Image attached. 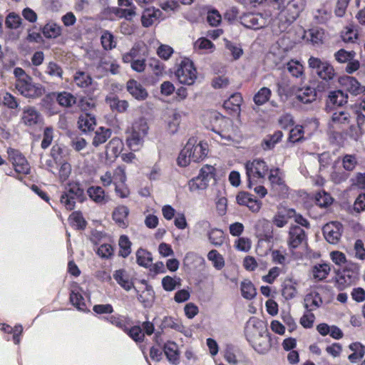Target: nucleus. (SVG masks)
I'll return each instance as SVG.
<instances>
[{
	"label": "nucleus",
	"mask_w": 365,
	"mask_h": 365,
	"mask_svg": "<svg viewBox=\"0 0 365 365\" xmlns=\"http://www.w3.org/2000/svg\"><path fill=\"white\" fill-rule=\"evenodd\" d=\"M136 257L138 264L144 267H148L153 261L151 253L142 248L137 251Z\"/></svg>",
	"instance_id": "bb28decb"
},
{
	"label": "nucleus",
	"mask_w": 365,
	"mask_h": 365,
	"mask_svg": "<svg viewBox=\"0 0 365 365\" xmlns=\"http://www.w3.org/2000/svg\"><path fill=\"white\" fill-rule=\"evenodd\" d=\"M88 196L96 202L105 204L108 197L105 195L104 190L99 186H91L87 190Z\"/></svg>",
	"instance_id": "5701e85b"
},
{
	"label": "nucleus",
	"mask_w": 365,
	"mask_h": 365,
	"mask_svg": "<svg viewBox=\"0 0 365 365\" xmlns=\"http://www.w3.org/2000/svg\"><path fill=\"white\" fill-rule=\"evenodd\" d=\"M348 94L341 90L331 91L328 96L327 103H331L334 106H341L347 103Z\"/></svg>",
	"instance_id": "aec40b11"
},
{
	"label": "nucleus",
	"mask_w": 365,
	"mask_h": 365,
	"mask_svg": "<svg viewBox=\"0 0 365 365\" xmlns=\"http://www.w3.org/2000/svg\"><path fill=\"white\" fill-rule=\"evenodd\" d=\"M282 135V132L277 130L274 132L273 135L267 136V138L263 140V144L265 145L264 149L267 150L274 148V145L281 140Z\"/></svg>",
	"instance_id": "a19ab883"
},
{
	"label": "nucleus",
	"mask_w": 365,
	"mask_h": 365,
	"mask_svg": "<svg viewBox=\"0 0 365 365\" xmlns=\"http://www.w3.org/2000/svg\"><path fill=\"white\" fill-rule=\"evenodd\" d=\"M113 278L126 291L133 287V282L130 280L129 274L125 269H118L113 274Z\"/></svg>",
	"instance_id": "6ab92c4d"
},
{
	"label": "nucleus",
	"mask_w": 365,
	"mask_h": 365,
	"mask_svg": "<svg viewBox=\"0 0 365 365\" xmlns=\"http://www.w3.org/2000/svg\"><path fill=\"white\" fill-rule=\"evenodd\" d=\"M13 160V165L15 170L19 173H27L29 170V164L26 158L18 151L12 150L9 152Z\"/></svg>",
	"instance_id": "4468645a"
},
{
	"label": "nucleus",
	"mask_w": 365,
	"mask_h": 365,
	"mask_svg": "<svg viewBox=\"0 0 365 365\" xmlns=\"http://www.w3.org/2000/svg\"><path fill=\"white\" fill-rule=\"evenodd\" d=\"M225 47L230 51L234 59L235 60L240 58L243 53V50L240 46H237L230 41H226Z\"/></svg>",
	"instance_id": "680f3d73"
},
{
	"label": "nucleus",
	"mask_w": 365,
	"mask_h": 365,
	"mask_svg": "<svg viewBox=\"0 0 365 365\" xmlns=\"http://www.w3.org/2000/svg\"><path fill=\"white\" fill-rule=\"evenodd\" d=\"M336 277L333 279L337 284L339 290H343L350 286L359 278V266L354 262H346L344 268L341 269H334Z\"/></svg>",
	"instance_id": "f257e3e1"
},
{
	"label": "nucleus",
	"mask_w": 365,
	"mask_h": 365,
	"mask_svg": "<svg viewBox=\"0 0 365 365\" xmlns=\"http://www.w3.org/2000/svg\"><path fill=\"white\" fill-rule=\"evenodd\" d=\"M221 15L220 13L213 9L207 13V21L212 26H217L221 22Z\"/></svg>",
	"instance_id": "052dcab7"
},
{
	"label": "nucleus",
	"mask_w": 365,
	"mask_h": 365,
	"mask_svg": "<svg viewBox=\"0 0 365 365\" xmlns=\"http://www.w3.org/2000/svg\"><path fill=\"white\" fill-rule=\"evenodd\" d=\"M46 98L49 99L56 98L58 104L65 107H71L76 103V98L71 93L66 91L59 93H51Z\"/></svg>",
	"instance_id": "2eb2a0df"
},
{
	"label": "nucleus",
	"mask_w": 365,
	"mask_h": 365,
	"mask_svg": "<svg viewBox=\"0 0 365 365\" xmlns=\"http://www.w3.org/2000/svg\"><path fill=\"white\" fill-rule=\"evenodd\" d=\"M195 144L196 143H193V148L191 151L190 158H191V160L193 162H198L207 155L206 148L202 143H200L197 145Z\"/></svg>",
	"instance_id": "c85d7f7f"
},
{
	"label": "nucleus",
	"mask_w": 365,
	"mask_h": 365,
	"mask_svg": "<svg viewBox=\"0 0 365 365\" xmlns=\"http://www.w3.org/2000/svg\"><path fill=\"white\" fill-rule=\"evenodd\" d=\"M128 145L133 150V147L138 145L140 142V136L138 132L133 130L126 139Z\"/></svg>",
	"instance_id": "69168bd1"
},
{
	"label": "nucleus",
	"mask_w": 365,
	"mask_h": 365,
	"mask_svg": "<svg viewBox=\"0 0 365 365\" xmlns=\"http://www.w3.org/2000/svg\"><path fill=\"white\" fill-rule=\"evenodd\" d=\"M131 242L126 235H121L118 241L120 251L118 255L123 258L127 257L131 252Z\"/></svg>",
	"instance_id": "cd10ccee"
},
{
	"label": "nucleus",
	"mask_w": 365,
	"mask_h": 365,
	"mask_svg": "<svg viewBox=\"0 0 365 365\" xmlns=\"http://www.w3.org/2000/svg\"><path fill=\"white\" fill-rule=\"evenodd\" d=\"M215 170L216 169L213 166L205 165L201 168L197 177H200V178H202V180L208 183L211 180L215 182Z\"/></svg>",
	"instance_id": "2f4dec72"
},
{
	"label": "nucleus",
	"mask_w": 365,
	"mask_h": 365,
	"mask_svg": "<svg viewBox=\"0 0 365 365\" xmlns=\"http://www.w3.org/2000/svg\"><path fill=\"white\" fill-rule=\"evenodd\" d=\"M359 347L360 348L359 352L354 351V353L349 356V360L352 362H355L357 360L363 358L364 355V347L362 346V344H350L349 345V348L351 350H355Z\"/></svg>",
	"instance_id": "3c124183"
},
{
	"label": "nucleus",
	"mask_w": 365,
	"mask_h": 365,
	"mask_svg": "<svg viewBox=\"0 0 365 365\" xmlns=\"http://www.w3.org/2000/svg\"><path fill=\"white\" fill-rule=\"evenodd\" d=\"M342 225L339 222H330L322 228L323 235L327 241L331 244H336L341 235Z\"/></svg>",
	"instance_id": "0eeeda50"
},
{
	"label": "nucleus",
	"mask_w": 365,
	"mask_h": 365,
	"mask_svg": "<svg viewBox=\"0 0 365 365\" xmlns=\"http://www.w3.org/2000/svg\"><path fill=\"white\" fill-rule=\"evenodd\" d=\"M338 81L346 91L352 95L357 96L365 92V86H362L354 77L349 76H341L339 78Z\"/></svg>",
	"instance_id": "6e6552de"
},
{
	"label": "nucleus",
	"mask_w": 365,
	"mask_h": 365,
	"mask_svg": "<svg viewBox=\"0 0 365 365\" xmlns=\"http://www.w3.org/2000/svg\"><path fill=\"white\" fill-rule=\"evenodd\" d=\"M331 120L336 123H348L349 121V114L344 111L335 112L332 115Z\"/></svg>",
	"instance_id": "13d9d810"
},
{
	"label": "nucleus",
	"mask_w": 365,
	"mask_h": 365,
	"mask_svg": "<svg viewBox=\"0 0 365 365\" xmlns=\"http://www.w3.org/2000/svg\"><path fill=\"white\" fill-rule=\"evenodd\" d=\"M128 92L136 100L144 101L148 96V93L145 88L137 81L130 79L126 83Z\"/></svg>",
	"instance_id": "9d476101"
},
{
	"label": "nucleus",
	"mask_w": 365,
	"mask_h": 365,
	"mask_svg": "<svg viewBox=\"0 0 365 365\" xmlns=\"http://www.w3.org/2000/svg\"><path fill=\"white\" fill-rule=\"evenodd\" d=\"M66 191L61 195L60 201L68 210H72L75 207V200L83 202L86 196L83 189L79 182H69L66 187Z\"/></svg>",
	"instance_id": "f03ea898"
},
{
	"label": "nucleus",
	"mask_w": 365,
	"mask_h": 365,
	"mask_svg": "<svg viewBox=\"0 0 365 365\" xmlns=\"http://www.w3.org/2000/svg\"><path fill=\"white\" fill-rule=\"evenodd\" d=\"M288 70L294 77H299L303 73V66L297 62H292L288 63Z\"/></svg>",
	"instance_id": "774afa93"
},
{
	"label": "nucleus",
	"mask_w": 365,
	"mask_h": 365,
	"mask_svg": "<svg viewBox=\"0 0 365 365\" xmlns=\"http://www.w3.org/2000/svg\"><path fill=\"white\" fill-rule=\"evenodd\" d=\"M78 124L79 129L84 133L93 130L96 125V118L93 115L86 113L80 115Z\"/></svg>",
	"instance_id": "f3484780"
},
{
	"label": "nucleus",
	"mask_w": 365,
	"mask_h": 365,
	"mask_svg": "<svg viewBox=\"0 0 365 365\" xmlns=\"http://www.w3.org/2000/svg\"><path fill=\"white\" fill-rule=\"evenodd\" d=\"M22 23V19L20 16L14 12L9 13L5 21V24L7 28L11 29H16L20 26Z\"/></svg>",
	"instance_id": "58836bf2"
},
{
	"label": "nucleus",
	"mask_w": 365,
	"mask_h": 365,
	"mask_svg": "<svg viewBox=\"0 0 365 365\" xmlns=\"http://www.w3.org/2000/svg\"><path fill=\"white\" fill-rule=\"evenodd\" d=\"M135 6L127 7L126 9H116L115 14L120 18H125L128 21H131L133 17L135 16Z\"/></svg>",
	"instance_id": "c03bdc74"
},
{
	"label": "nucleus",
	"mask_w": 365,
	"mask_h": 365,
	"mask_svg": "<svg viewBox=\"0 0 365 365\" xmlns=\"http://www.w3.org/2000/svg\"><path fill=\"white\" fill-rule=\"evenodd\" d=\"M297 344H282L284 349L286 351H291L287 356V359L290 364H294L299 362V354L292 349L296 347Z\"/></svg>",
	"instance_id": "a18cd8bd"
},
{
	"label": "nucleus",
	"mask_w": 365,
	"mask_h": 365,
	"mask_svg": "<svg viewBox=\"0 0 365 365\" xmlns=\"http://www.w3.org/2000/svg\"><path fill=\"white\" fill-rule=\"evenodd\" d=\"M295 284L296 283L292 284V280L291 279L285 282L282 294L286 299H291L295 297L297 293V289L294 286Z\"/></svg>",
	"instance_id": "79ce46f5"
},
{
	"label": "nucleus",
	"mask_w": 365,
	"mask_h": 365,
	"mask_svg": "<svg viewBox=\"0 0 365 365\" xmlns=\"http://www.w3.org/2000/svg\"><path fill=\"white\" fill-rule=\"evenodd\" d=\"M129 210L126 206H120L113 212V219L119 225H125L124 220L127 217Z\"/></svg>",
	"instance_id": "c756f323"
},
{
	"label": "nucleus",
	"mask_w": 365,
	"mask_h": 365,
	"mask_svg": "<svg viewBox=\"0 0 365 365\" xmlns=\"http://www.w3.org/2000/svg\"><path fill=\"white\" fill-rule=\"evenodd\" d=\"M123 148V142L122 140L115 137L112 138L109 143L106 145V153L108 154L110 153L113 157H118L120 153Z\"/></svg>",
	"instance_id": "a878e982"
},
{
	"label": "nucleus",
	"mask_w": 365,
	"mask_h": 365,
	"mask_svg": "<svg viewBox=\"0 0 365 365\" xmlns=\"http://www.w3.org/2000/svg\"><path fill=\"white\" fill-rule=\"evenodd\" d=\"M197 140L192 138H190L184 147V148L180 151L179 156L177 159L178 165L181 167L187 166L190 162L191 161V158H190V155H191V151L193 148V143H196Z\"/></svg>",
	"instance_id": "ddd939ff"
},
{
	"label": "nucleus",
	"mask_w": 365,
	"mask_h": 365,
	"mask_svg": "<svg viewBox=\"0 0 365 365\" xmlns=\"http://www.w3.org/2000/svg\"><path fill=\"white\" fill-rule=\"evenodd\" d=\"M331 18V12L324 9L317 10V14H315L314 19L318 24H325Z\"/></svg>",
	"instance_id": "0e129e2a"
},
{
	"label": "nucleus",
	"mask_w": 365,
	"mask_h": 365,
	"mask_svg": "<svg viewBox=\"0 0 365 365\" xmlns=\"http://www.w3.org/2000/svg\"><path fill=\"white\" fill-rule=\"evenodd\" d=\"M106 102L109 105L112 110L118 112H124L128 107V103L124 100H120L115 96H107Z\"/></svg>",
	"instance_id": "4be33fe9"
},
{
	"label": "nucleus",
	"mask_w": 365,
	"mask_h": 365,
	"mask_svg": "<svg viewBox=\"0 0 365 365\" xmlns=\"http://www.w3.org/2000/svg\"><path fill=\"white\" fill-rule=\"evenodd\" d=\"M46 72L51 76L62 78L63 70L61 67L55 62L51 61L48 64Z\"/></svg>",
	"instance_id": "5fc2aeb1"
},
{
	"label": "nucleus",
	"mask_w": 365,
	"mask_h": 365,
	"mask_svg": "<svg viewBox=\"0 0 365 365\" xmlns=\"http://www.w3.org/2000/svg\"><path fill=\"white\" fill-rule=\"evenodd\" d=\"M53 128L51 126H48L44 128L43 138L41 144V148L46 149L50 146L53 138Z\"/></svg>",
	"instance_id": "8fccbe9b"
},
{
	"label": "nucleus",
	"mask_w": 365,
	"mask_h": 365,
	"mask_svg": "<svg viewBox=\"0 0 365 365\" xmlns=\"http://www.w3.org/2000/svg\"><path fill=\"white\" fill-rule=\"evenodd\" d=\"M101 43L106 50H110L115 47V42L113 40V36L106 31L101 36Z\"/></svg>",
	"instance_id": "864d4df0"
},
{
	"label": "nucleus",
	"mask_w": 365,
	"mask_h": 365,
	"mask_svg": "<svg viewBox=\"0 0 365 365\" xmlns=\"http://www.w3.org/2000/svg\"><path fill=\"white\" fill-rule=\"evenodd\" d=\"M239 351L235 348L232 344H227L225 352V358L226 361L232 364L237 363V356Z\"/></svg>",
	"instance_id": "e433bc0d"
},
{
	"label": "nucleus",
	"mask_w": 365,
	"mask_h": 365,
	"mask_svg": "<svg viewBox=\"0 0 365 365\" xmlns=\"http://www.w3.org/2000/svg\"><path fill=\"white\" fill-rule=\"evenodd\" d=\"M162 285L165 290L170 292L174 290L176 286H180V283H178L173 277L166 276L162 279Z\"/></svg>",
	"instance_id": "bf43d9fd"
},
{
	"label": "nucleus",
	"mask_w": 365,
	"mask_h": 365,
	"mask_svg": "<svg viewBox=\"0 0 365 365\" xmlns=\"http://www.w3.org/2000/svg\"><path fill=\"white\" fill-rule=\"evenodd\" d=\"M42 32L46 38H56L61 35V29L56 24H47L43 26Z\"/></svg>",
	"instance_id": "f704fd0d"
},
{
	"label": "nucleus",
	"mask_w": 365,
	"mask_h": 365,
	"mask_svg": "<svg viewBox=\"0 0 365 365\" xmlns=\"http://www.w3.org/2000/svg\"><path fill=\"white\" fill-rule=\"evenodd\" d=\"M297 91V99L303 103H309L316 100V90L314 88L306 87L304 88H296Z\"/></svg>",
	"instance_id": "a211bd4d"
},
{
	"label": "nucleus",
	"mask_w": 365,
	"mask_h": 365,
	"mask_svg": "<svg viewBox=\"0 0 365 365\" xmlns=\"http://www.w3.org/2000/svg\"><path fill=\"white\" fill-rule=\"evenodd\" d=\"M74 81L78 86L86 88L91 84L92 78L83 71H78L75 75Z\"/></svg>",
	"instance_id": "72a5a7b5"
},
{
	"label": "nucleus",
	"mask_w": 365,
	"mask_h": 365,
	"mask_svg": "<svg viewBox=\"0 0 365 365\" xmlns=\"http://www.w3.org/2000/svg\"><path fill=\"white\" fill-rule=\"evenodd\" d=\"M16 88L26 98H39L45 93V88L39 83H34L31 77L17 80Z\"/></svg>",
	"instance_id": "20e7f679"
},
{
	"label": "nucleus",
	"mask_w": 365,
	"mask_h": 365,
	"mask_svg": "<svg viewBox=\"0 0 365 365\" xmlns=\"http://www.w3.org/2000/svg\"><path fill=\"white\" fill-rule=\"evenodd\" d=\"M208 239L215 246H220L225 240L224 233L221 230L212 229L208 233Z\"/></svg>",
	"instance_id": "c9c22d12"
},
{
	"label": "nucleus",
	"mask_w": 365,
	"mask_h": 365,
	"mask_svg": "<svg viewBox=\"0 0 365 365\" xmlns=\"http://www.w3.org/2000/svg\"><path fill=\"white\" fill-rule=\"evenodd\" d=\"M70 301L73 306L80 310H84L86 304L81 294L72 292L70 294Z\"/></svg>",
	"instance_id": "603ef678"
},
{
	"label": "nucleus",
	"mask_w": 365,
	"mask_h": 365,
	"mask_svg": "<svg viewBox=\"0 0 365 365\" xmlns=\"http://www.w3.org/2000/svg\"><path fill=\"white\" fill-rule=\"evenodd\" d=\"M242 295L247 299H252L257 294L256 289L250 281H245L241 284Z\"/></svg>",
	"instance_id": "473e14b6"
},
{
	"label": "nucleus",
	"mask_w": 365,
	"mask_h": 365,
	"mask_svg": "<svg viewBox=\"0 0 365 365\" xmlns=\"http://www.w3.org/2000/svg\"><path fill=\"white\" fill-rule=\"evenodd\" d=\"M343 167L347 171H352L357 164L356 158L353 155H346L342 160Z\"/></svg>",
	"instance_id": "6e6d98bb"
},
{
	"label": "nucleus",
	"mask_w": 365,
	"mask_h": 365,
	"mask_svg": "<svg viewBox=\"0 0 365 365\" xmlns=\"http://www.w3.org/2000/svg\"><path fill=\"white\" fill-rule=\"evenodd\" d=\"M330 270L331 268L329 264L326 263L317 264L312 267L313 277L319 281H322L327 278Z\"/></svg>",
	"instance_id": "b1692460"
},
{
	"label": "nucleus",
	"mask_w": 365,
	"mask_h": 365,
	"mask_svg": "<svg viewBox=\"0 0 365 365\" xmlns=\"http://www.w3.org/2000/svg\"><path fill=\"white\" fill-rule=\"evenodd\" d=\"M277 93L279 96H285L286 97L292 96L296 91L295 87H290L285 82H278L277 83Z\"/></svg>",
	"instance_id": "49530a36"
},
{
	"label": "nucleus",
	"mask_w": 365,
	"mask_h": 365,
	"mask_svg": "<svg viewBox=\"0 0 365 365\" xmlns=\"http://www.w3.org/2000/svg\"><path fill=\"white\" fill-rule=\"evenodd\" d=\"M271 91L267 87H263L255 95L253 100L257 106H262L269 101L271 96Z\"/></svg>",
	"instance_id": "7c9ffc66"
},
{
	"label": "nucleus",
	"mask_w": 365,
	"mask_h": 365,
	"mask_svg": "<svg viewBox=\"0 0 365 365\" xmlns=\"http://www.w3.org/2000/svg\"><path fill=\"white\" fill-rule=\"evenodd\" d=\"M316 201L317 204L320 207H326L332 203L333 198L329 193L324 191L322 192H319L317 195Z\"/></svg>",
	"instance_id": "09e8293b"
},
{
	"label": "nucleus",
	"mask_w": 365,
	"mask_h": 365,
	"mask_svg": "<svg viewBox=\"0 0 365 365\" xmlns=\"http://www.w3.org/2000/svg\"><path fill=\"white\" fill-rule=\"evenodd\" d=\"M207 259L212 262L213 266L217 269H221L225 266L224 258L215 250H212L208 252Z\"/></svg>",
	"instance_id": "4c0bfd02"
},
{
	"label": "nucleus",
	"mask_w": 365,
	"mask_h": 365,
	"mask_svg": "<svg viewBox=\"0 0 365 365\" xmlns=\"http://www.w3.org/2000/svg\"><path fill=\"white\" fill-rule=\"evenodd\" d=\"M41 120V114L34 107L28 106L24 109L21 120L26 125H35L38 124Z\"/></svg>",
	"instance_id": "9b49d317"
},
{
	"label": "nucleus",
	"mask_w": 365,
	"mask_h": 365,
	"mask_svg": "<svg viewBox=\"0 0 365 365\" xmlns=\"http://www.w3.org/2000/svg\"><path fill=\"white\" fill-rule=\"evenodd\" d=\"M71 217L76 223V226L78 230H84L86 228L87 222L81 212H73L71 215Z\"/></svg>",
	"instance_id": "338daca9"
},
{
	"label": "nucleus",
	"mask_w": 365,
	"mask_h": 365,
	"mask_svg": "<svg viewBox=\"0 0 365 365\" xmlns=\"http://www.w3.org/2000/svg\"><path fill=\"white\" fill-rule=\"evenodd\" d=\"M113 249L110 245H101L98 249L97 253L103 258H109L113 255Z\"/></svg>",
	"instance_id": "e2e57ef3"
},
{
	"label": "nucleus",
	"mask_w": 365,
	"mask_h": 365,
	"mask_svg": "<svg viewBox=\"0 0 365 365\" xmlns=\"http://www.w3.org/2000/svg\"><path fill=\"white\" fill-rule=\"evenodd\" d=\"M175 75L180 83L192 85L197 78L196 69L192 61L188 58L183 59Z\"/></svg>",
	"instance_id": "39448f33"
},
{
	"label": "nucleus",
	"mask_w": 365,
	"mask_h": 365,
	"mask_svg": "<svg viewBox=\"0 0 365 365\" xmlns=\"http://www.w3.org/2000/svg\"><path fill=\"white\" fill-rule=\"evenodd\" d=\"M262 16L252 13L244 14L241 17V24L247 29H259L263 27Z\"/></svg>",
	"instance_id": "f8f14e48"
},
{
	"label": "nucleus",
	"mask_w": 365,
	"mask_h": 365,
	"mask_svg": "<svg viewBox=\"0 0 365 365\" xmlns=\"http://www.w3.org/2000/svg\"><path fill=\"white\" fill-rule=\"evenodd\" d=\"M208 184L206 181L202 180V178L197 176L189 181L188 185L191 191H195L206 189Z\"/></svg>",
	"instance_id": "de8ad7c7"
},
{
	"label": "nucleus",
	"mask_w": 365,
	"mask_h": 365,
	"mask_svg": "<svg viewBox=\"0 0 365 365\" xmlns=\"http://www.w3.org/2000/svg\"><path fill=\"white\" fill-rule=\"evenodd\" d=\"M363 134L364 130L362 128H360L356 125H350L346 131V135L355 141H357Z\"/></svg>",
	"instance_id": "4d7b16f0"
},
{
	"label": "nucleus",
	"mask_w": 365,
	"mask_h": 365,
	"mask_svg": "<svg viewBox=\"0 0 365 365\" xmlns=\"http://www.w3.org/2000/svg\"><path fill=\"white\" fill-rule=\"evenodd\" d=\"M310 68L323 81L329 82L336 76L333 66L327 61H322L319 58L311 56L308 60Z\"/></svg>",
	"instance_id": "7ed1b4c3"
},
{
	"label": "nucleus",
	"mask_w": 365,
	"mask_h": 365,
	"mask_svg": "<svg viewBox=\"0 0 365 365\" xmlns=\"http://www.w3.org/2000/svg\"><path fill=\"white\" fill-rule=\"evenodd\" d=\"M112 131L110 128L100 127L95 133L92 144L94 147H98L100 145L106 143L111 136Z\"/></svg>",
	"instance_id": "412c9836"
},
{
	"label": "nucleus",
	"mask_w": 365,
	"mask_h": 365,
	"mask_svg": "<svg viewBox=\"0 0 365 365\" xmlns=\"http://www.w3.org/2000/svg\"><path fill=\"white\" fill-rule=\"evenodd\" d=\"M355 55L356 53L353 51H346L345 49L341 48L334 53V58L339 63H344L353 60Z\"/></svg>",
	"instance_id": "ea45409f"
},
{
	"label": "nucleus",
	"mask_w": 365,
	"mask_h": 365,
	"mask_svg": "<svg viewBox=\"0 0 365 365\" xmlns=\"http://www.w3.org/2000/svg\"><path fill=\"white\" fill-rule=\"evenodd\" d=\"M155 21H156V19L153 14V7L145 9L141 17L143 26L144 27H149L154 23Z\"/></svg>",
	"instance_id": "37998d69"
},
{
	"label": "nucleus",
	"mask_w": 365,
	"mask_h": 365,
	"mask_svg": "<svg viewBox=\"0 0 365 365\" xmlns=\"http://www.w3.org/2000/svg\"><path fill=\"white\" fill-rule=\"evenodd\" d=\"M305 231L298 225L292 226L289 232L288 245L292 248L298 247L304 241H306Z\"/></svg>",
	"instance_id": "1a4fd4ad"
},
{
	"label": "nucleus",
	"mask_w": 365,
	"mask_h": 365,
	"mask_svg": "<svg viewBox=\"0 0 365 365\" xmlns=\"http://www.w3.org/2000/svg\"><path fill=\"white\" fill-rule=\"evenodd\" d=\"M163 353L170 364L173 365L180 364V351L177 344H164Z\"/></svg>",
	"instance_id": "dca6fc26"
},
{
	"label": "nucleus",
	"mask_w": 365,
	"mask_h": 365,
	"mask_svg": "<svg viewBox=\"0 0 365 365\" xmlns=\"http://www.w3.org/2000/svg\"><path fill=\"white\" fill-rule=\"evenodd\" d=\"M246 174L247 177V187L251 189L253 185L252 178H258L264 179L268 166L266 163L261 159H255L253 161H247L245 164Z\"/></svg>",
	"instance_id": "423d86ee"
},
{
	"label": "nucleus",
	"mask_w": 365,
	"mask_h": 365,
	"mask_svg": "<svg viewBox=\"0 0 365 365\" xmlns=\"http://www.w3.org/2000/svg\"><path fill=\"white\" fill-rule=\"evenodd\" d=\"M155 298L154 292L151 286L147 285L145 290L138 294V299L144 307H150Z\"/></svg>",
	"instance_id": "393cba45"
}]
</instances>
